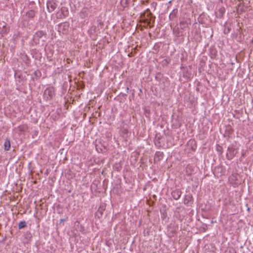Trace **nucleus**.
<instances>
[{
    "instance_id": "1",
    "label": "nucleus",
    "mask_w": 253,
    "mask_h": 253,
    "mask_svg": "<svg viewBox=\"0 0 253 253\" xmlns=\"http://www.w3.org/2000/svg\"><path fill=\"white\" fill-rule=\"evenodd\" d=\"M54 95V89L52 87L47 88L44 92L43 97L46 100H50Z\"/></svg>"
},
{
    "instance_id": "2",
    "label": "nucleus",
    "mask_w": 253,
    "mask_h": 253,
    "mask_svg": "<svg viewBox=\"0 0 253 253\" xmlns=\"http://www.w3.org/2000/svg\"><path fill=\"white\" fill-rule=\"evenodd\" d=\"M9 31V28L6 26V24L0 23V37L6 35Z\"/></svg>"
},
{
    "instance_id": "3",
    "label": "nucleus",
    "mask_w": 253,
    "mask_h": 253,
    "mask_svg": "<svg viewBox=\"0 0 253 253\" xmlns=\"http://www.w3.org/2000/svg\"><path fill=\"white\" fill-rule=\"evenodd\" d=\"M56 7L57 4L53 1H48L47 2V8L50 12L53 11Z\"/></svg>"
},
{
    "instance_id": "4",
    "label": "nucleus",
    "mask_w": 253,
    "mask_h": 253,
    "mask_svg": "<svg viewBox=\"0 0 253 253\" xmlns=\"http://www.w3.org/2000/svg\"><path fill=\"white\" fill-rule=\"evenodd\" d=\"M4 149L6 151H8L9 150V149L10 148V141L9 140H5L4 144Z\"/></svg>"
},
{
    "instance_id": "5",
    "label": "nucleus",
    "mask_w": 253,
    "mask_h": 253,
    "mask_svg": "<svg viewBox=\"0 0 253 253\" xmlns=\"http://www.w3.org/2000/svg\"><path fill=\"white\" fill-rule=\"evenodd\" d=\"M27 16L28 17L32 18L35 16V12L33 10H30L27 13Z\"/></svg>"
},
{
    "instance_id": "6",
    "label": "nucleus",
    "mask_w": 253,
    "mask_h": 253,
    "mask_svg": "<svg viewBox=\"0 0 253 253\" xmlns=\"http://www.w3.org/2000/svg\"><path fill=\"white\" fill-rule=\"evenodd\" d=\"M26 226V223L25 221H20L18 224V228L19 229L23 228Z\"/></svg>"
},
{
    "instance_id": "7",
    "label": "nucleus",
    "mask_w": 253,
    "mask_h": 253,
    "mask_svg": "<svg viewBox=\"0 0 253 253\" xmlns=\"http://www.w3.org/2000/svg\"><path fill=\"white\" fill-rule=\"evenodd\" d=\"M173 16V14L171 13L169 15V17L171 18V17H172Z\"/></svg>"
},
{
    "instance_id": "8",
    "label": "nucleus",
    "mask_w": 253,
    "mask_h": 253,
    "mask_svg": "<svg viewBox=\"0 0 253 253\" xmlns=\"http://www.w3.org/2000/svg\"><path fill=\"white\" fill-rule=\"evenodd\" d=\"M189 142L190 143L191 142V143H195V141L194 140H190Z\"/></svg>"
},
{
    "instance_id": "9",
    "label": "nucleus",
    "mask_w": 253,
    "mask_h": 253,
    "mask_svg": "<svg viewBox=\"0 0 253 253\" xmlns=\"http://www.w3.org/2000/svg\"><path fill=\"white\" fill-rule=\"evenodd\" d=\"M64 220H64V219H60V222H63V221H64Z\"/></svg>"
}]
</instances>
